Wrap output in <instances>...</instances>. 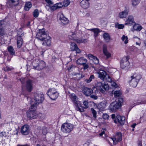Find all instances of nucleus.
Wrapping results in <instances>:
<instances>
[{"instance_id": "nucleus-26", "label": "nucleus", "mask_w": 146, "mask_h": 146, "mask_svg": "<svg viewBox=\"0 0 146 146\" xmlns=\"http://www.w3.org/2000/svg\"><path fill=\"white\" fill-rule=\"evenodd\" d=\"M107 81L111 83V86L114 88H116L118 86L117 84L115 82L112 81L111 78L110 76H108V78L107 79Z\"/></svg>"}, {"instance_id": "nucleus-17", "label": "nucleus", "mask_w": 146, "mask_h": 146, "mask_svg": "<svg viewBox=\"0 0 146 146\" xmlns=\"http://www.w3.org/2000/svg\"><path fill=\"white\" fill-rule=\"evenodd\" d=\"M129 9L128 7H125L124 10L119 13V16L120 18H125L127 16L129 12Z\"/></svg>"}, {"instance_id": "nucleus-44", "label": "nucleus", "mask_w": 146, "mask_h": 146, "mask_svg": "<svg viewBox=\"0 0 146 146\" xmlns=\"http://www.w3.org/2000/svg\"><path fill=\"white\" fill-rule=\"evenodd\" d=\"M55 6L58 8H60L63 6L62 5V3H59L55 4Z\"/></svg>"}, {"instance_id": "nucleus-46", "label": "nucleus", "mask_w": 146, "mask_h": 146, "mask_svg": "<svg viewBox=\"0 0 146 146\" xmlns=\"http://www.w3.org/2000/svg\"><path fill=\"white\" fill-rule=\"evenodd\" d=\"M103 104H104V103H100V104H99L98 106V108L100 110H102L104 109V107H101V106Z\"/></svg>"}, {"instance_id": "nucleus-49", "label": "nucleus", "mask_w": 146, "mask_h": 146, "mask_svg": "<svg viewBox=\"0 0 146 146\" xmlns=\"http://www.w3.org/2000/svg\"><path fill=\"white\" fill-rule=\"evenodd\" d=\"M88 56L89 58L91 60H92L95 56H94L92 54H90L88 55Z\"/></svg>"}, {"instance_id": "nucleus-55", "label": "nucleus", "mask_w": 146, "mask_h": 146, "mask_svg": "<svg viewBox=\"0 0 146 146\" xmlns=\"http://www.w3.org/2000/svg\"><path fill=\"white\" fill-rule=\"evenodd\" d=\"M90 97L94 100H96L98 98V97L94 95H90Z\"/></svg>"}, {"instance_id": "nucleus-53", "label": "nucleus", "mask_w": 146, "mask_h": 146, "mask_svg": "<svg viewBox=\"0 0 146 146\" xmlns=\"http://www.w3.org/2000/svg\"><path fill=\"white\" fill-rule=\"evenodd\" d=\"M123 102V99L122 98H119L118 99V102H117L120 103V107L121 106V104Z\"/></svg>"}, {"instance_id": "nucleus-43", "label": "nucleus", "mask_w": 146, "mask_h": 146, "mask_svg": "<svg viewBox=\"0 0 146 146\" xmlns=\"http://www.w3.org/2000/svg\"><path fill=\"white\" fill-rule=\"evenodd\" d=\"M83 103L84 106H85V107H84V108H88V102L87 100H84L83 101Z\"/></svg>"}, {"instance_id": "nucleus-10", "label": "nucleus", "mask_w": 146, "mask_h": 146, "mask_svg": "<svg viewBox=\"0 0 146 146\" xmlns=\"http://www.w3.org/2000/svg\"><path fill=\"white\" fill-rule=\"evenodd\" d=\"M110 139L113 141L114 144H116L118 142L122 140V134L120 132H117L114 137L110 138Z\"/></svg>"}, {"instance_id": "nucleus-32", "label": "nucleus", "mask_w": 146, "mask_h": 146, "mask_svg": "<svg viewBox=\"0 0 146 146\" xmlns=\"http://www.w3.org/2000/svg\"><path fill=\"white\" fill-rule=\"evenodd\" d=\"M95 78V76L93 74L91 75L88 79H86L85 80V81L87 83H89L91 82L93 79Z\"/></svg>"}, {"instance_id": "nucleus-5", "label": "nucleus", "mask_w": 146, "mask_h": 146, "mask_svg": "<svg viewBox=\"0 0 146 146\" xmlns=\"http://www.w3.org/2000/svg\"><path fill=\"white\" fill-rule=\"evenodd\" d=\"M35 98L34 100L35 102L32 101L31 103L34 104V105H36V107L40 103L42 102L44 100V95L42 93H36L34 94Z\"/></svg>"}, {"instance_id": "nucleus-12", "label": "nucleus", "mask_w": 146, "mask_h": 146, "mask_svg": "<svg viewBox=\"0 0 146 146\" xmlns=\"http://www.w3.org/2000/svg\"><path fill=\"white\" fill-rule=\"evenodd\" d=\"M129 59V57L128 56L123 58L120 63L121 67V68L124 69L129 65V63L128 61Z\"/></svg>"}, {"instance_id": "nucleus-30", "label": "nucleus", "mask_w": 146, "mask_h": 146, "mask_svg": "<svg viewBox=\"0 0 146 146\" xmlns=\"http://www.w3.org/2000/svg\"><path fill=\"white\" fill-rule=\"evenodd\" d=\"M90 30L93 32L94 33V36L95 37H97L99 33L100 32L99 29L98 28L92 29H90Z\"/></svg>"}, {"instance_id": "nucleus-24", "label": "nucleus", "mask_w": 146, "mask_h": 146, "mask_svg": "<svg viewBox=\"0 0 146 146\" xmlns=\"http://www.w3.org/2000/svg\"><path fill=\"white\" fill-rule=\"evenodd\" d=\"M87 60L84 57L80 58L76 61V63L79 65L83 64L87 62Z\"/></svg>"}, {"instance_id": "nucleus-9", "label": "nucleus", "mask_w": 146, "mask_h": 146, "mask_svg": "<svg viewBox=\"0 0 146 146\" xmlns=\"http://www.w3.org/2000/svg\"><path fill=\"white\" fill-rule=\"evenodd\" d=\"M96 86L100 91L103 94H105L106 91L109 89V86L108 84L105 82H97Z\"/></svg>"}, {"instance_id": "nucleus-63", "label": "nucleus", "mask_w": 146, "mask_h": 146, "mask_svg": "<svg viewBox=\"0 0 146 146\" xmlns=\"http://www.w3.org/2000/svg\"><path fill=\"white\" fill-rule=\"evenodd\" d=\"M138 146H142L141 143V142H139L138 144Z\"/></svg>"}, {"instance_id": "nucleus-41", "label": "nucleus", "mask_w": 146, "mask_h": 146, "mask_svg": "<svg viewBox=\"0 0 146 146\" xmlns=\"http://www.w3.org/2000/svg\"><path fill=\"white\" fill-rule=\"evenodd\" d=\"M38 15L39 12L38 10L37 9L35 10L33 13L34 17L35 18H36L38 16Z\"/></svg>"}, {"instance_id": "nucleus-36", "label": "nucleus", "mask_w": 146, "mask_h": 146, "mask_svg": "<svg viewBox=\"0 0 146 146\" xmlns=\"http://www.w3.org/2000/svg\"><path fill=\"white\" fill-rule=\"evenodd\" d=\"M62 3L63 6L67 7L69 5L70 2L68 0H64Z\"/></svg>"}, {"instance_id": "nucleus-16", "label": "nucleus", "mask_w": 146, "mask_h": 146, "mask_svg": "<svg viewBox=\"0 0 146 146\" xmlns=\"http://www.w3.org/2000/svg\"><path fill=\"white\" fill-rule=\"evenodd\" d=\"M33 83L32 80L29 79L26 82L25 87L26 90L29 92H31L33 88Z\"/></svg>"}, {"instance_id": "nucleus-51", "label": "nucleus", "mask_w": 146, "mask_h": 146, "mask_svg": "<svg viewBox=\"0 0 146 146\" xmlns=\"http://www.w3.org/2000/svg\"><path fill=\"white\" fill-rule=\"evenodd\" d=\"M12 69L8 66H6L4 68V70L5 71H8L11 70Z\"/></svg>"}, {"instance_id": "nucleus-40", "label": "nucleus", "mask_w": 146, "mask_h": 146, "mask_svg": "<svg viewBox=\"0 0 146 146\" xmlns=\"http://www.w3.org/2000/svg\"><path fill=\"white\" fill-rule=\"evenodd\" d=\"M124 27V25L123 24H119L118 23H115V27L118 29H123Z\"/></svg>"}, {"instance_id": "nucleus-18", "label": "nucleus", "mask_w": 146, "mask_h": 146, "mask_svg": "<svg viewBox=\"0 0 146 146\" xmlns=\"http://www.w3.org/2000/svg\"><path fill=\"white\" fill-rule=\"evenodd\" d=\"M58 17H59V19L62 25H66L68 23V19L65 17L62 13L58 14Z\"/></svg>"}, {"instance_id": "nucleus-4", "label": "nucleus", "mask_w": 146, "mask_h": 146, "mask_svg": "<svg viewBox=\"0 0 146 146\" xmlns=\"http://www.w3.org/2000/svg\"><path fill=\"white\" fill-rule=\"evenodd\" d=\"M32 64L33 68L37 70L42 69L45 66V63L44 61L38 59L34 60Z\"/></svg>"}, {"instance_id": "nucleus-50", "label": "nucleus", "mask_w": 146, "mask_h": 146, "mask_svg": "<svg viewBox=\"0 0 146 146\" xmlns=\"http://www.w3.org/2000/svg\"><path fill=\"white\" fill-rule=\"evenodd\" d=\"M103 117L104 119H108L109 117V115L107 113H104L103 115Z\"/></svg>"}, {"instance_id": "nucleus-59", "label": "nucleus", "mask_w": 146, "mask_h": 146, "mask_svg": "<svg viewBox=\"0 0 146 146\" xmlns=\"http://www.w3.org/2000/svg\"><path fill=\"white\" fill-rule=\"evenodd\" d=\"M2 30L1 29V36H3L4 35V33L3 31V32H2Z\"/></svg>"}, {"instance_id": "nucleus-34", "label": "nucleus", "mask_w": 146, "mask_h": 146, "mask_svg": "<svg viewBox=\"0 0 146 146\" xmlns=\"http://www.w3.org/2000/svg\"><path fill=\"white\" fill-rule=\"evenodd\" d=\"M133 28L135 30L137 31H140L141 30L142 27L139 25L136 24L133 26Z\"/></svg>"}, {"instance_id": "nucleus-3", "label": "nucleus", "mask_w": 146, "mask_h": 146, "mask_svg": "<svg viewBox=\"0 0 146 146\" xmlns=\"http://www.w3.org/2000/svg\"><path fill=\"white\" fill-rule=\"evenodd\" d=\"M131 80L129 81L130 85L133 87H135L141 78V75L137 73H135L131 76Z\"/></svg>"}, {"instance_id": "nucleus-31", "label": "nucleus", "mask_w": 146, "mask_h": 146, "mask_svg": "<svg viewBox=\"0 0 146 146\" xmlns=\"http://www.w3.org/2000/svg\"><path fill=\"white\" fill-rule=\"evenodd\" d=\"M55 93H58L56 90L54 88H52L49 90L47 91L46 94L48 96L50 94H55Z\"/></svg>"}, {"instance_id": "nucleus-33", "label": "nucleus", "mask_w": 146, "mask_h": 146, "mask_svg": "<svg viewBox=\"0 0 146 146\" xmlns=\"http://www.w3.org/2000/svg\"><path fill=\"white\" fill-rule=\"evenodd\" d=\"M50 98L53 100H55L58 96V93H55V94H50L48 96Z\"/></svg>"}, {"instance_id": "nucleus-39", "label": "nucleus", "mask_w": 146, "mask_h": 146, "mask_svg": "<svg viewBox=\"0 0 146 146\" xmlns=\"http://www.w3.org/2000/svg\"><path fill=\"white\" fill-rule=\"evenodd\" d=\"M121 39L123 41H124L125 44H127L128 42L127 37V36H125L124 35H123L121 38Z\"/></svg>"}, {"instance_id": "nucleus-1", "label": "nucleus", "mask_w": 146, "mask_h": 146, "mask_svg": "<svg viewBox=\"0 0 146 146\" xmlns=\"http://www.w3.org/2000/svg\"><path fill=\"white\" fill-rule=\"evenodd\" d=\"M31 106L27 112V117L30 119H36L38 117L40 119H42L41 117L42 115L41 114L37 115L36 110V106L34 105V104L33 103H31Z\"/></svg>"}, {"instance_id": "nucleus-15", "label": "nucleus", "mask_w": 146, "mask_h": 146, "mask_svg": "<svg viewBox=\"0 0 146 146\" xmlns=\"http://www.w3.org/2000/svg\"><path fill=\"white\" fill-rule=\"evenodd\" d=\"M29 126L28 125H25L21 129L20 132L23 135H27L29 133Z\"/></svg>"}, {"instance_id": "nucleus-27", "label": "nucleus", "mask_w": 146, "mask_h": 146, "mask_svg": "<svg viewBox=\"0 0 146 146\" xmlns=\"http://www.w3.org/2000/svg\"><path fill=\"white\" fill-rule=\"evenodd\" d=\"M32 5L31 3L30 2H26L25 4L24 7L25 10L26 11H28L32 7Z\"/></svg>"}, {"instance_id": "nucleus-64", "label": "nucleus", "mask_w": 146, "mask_h": 146, "mask_svg": "<svg viewBox=\"0 0 146 146\" xmlns=\"http://www.w3.org/2000/svg\"><path fill=\"white\" fill-rule=\"evenodd\" d=\"M18 146H29L28 145H18Z\"/></svg>"}, {"instance_id": "nucleus-62", "label": "nucleus", "mask_w": 146, "mask_h": 146, "mask_svg": "<svg viewBox=\"0 0 146 146\" xmlns=\"http://www.w3.org/2000/svg\"><path fill=\"white\" fill-rule=\"evenodd\" d=\"M136 124L135 123H134L132 125H131V126L132 127H133V128L135 127V126L136 125Z\"/></svg>"}, {"instance_id": "nucleus-56", "label": "nucleus", "mask_w": 146, "mask_h": 146, "mask_svg": "<svg viewBox=\"0 0 146 146\" xmlns=\"http://www.w3.org/2000/svg\"><path fill=\"white\" fill-rule=\"evenodd\" d=\"M56 6H55V4L53 6H52L51 7V9H52L53 10H55L58 9L57 7Z\"/></svg>"}, {"instance_id": "nucleus-57", "label": "nucleus", "mask_w": 146, "mask_h": 146, "mask_svg": "<svg viewBox=\"0 0 146 146\" xmlns=\"http://www.w3.org/2000/svg\"><path fill=\"white\" fill-rule=\"evenodd\" d=\"M18 131L17 129H15V131H14V133H13V134L14 135H16L17 136L18 135Z\"/></svg>"}, {"instance_id": "nucleus-45", "label": "nucleus", "mask_w": 146, "mask_h": 146, "mask_svg": "<svg viewBox=\"0 0 146 146\" xmlns=\"http://www.w3.org/2000/svg\"><path fill=\"white\" fill-rule=\"evenodd\" d=\"M92 60L93 62L96 64H98L99 63L98 59L96 56L95 57H94V59Z\"/></svg>"}, {"instance_id": "nucleus-8", "label": "nucleus", "mask_w": 146, "mask_h": 146, "mask_svg": "<svg viewBox=\"0 0 146 146\" xmlns=\"http://www.w3.org/2000/svg\"><path fill=\"white\" fill-rule=\"evenodd\" d=\"M70 39L75 41L78 44L86 43L87 42V39L83 38H79L77 37L74 33H72V34L69 35Z\"/></svg>"}, {"instance_id": "nucleus-7", "label": "nucleus", "mask_w": 146, "mask_h": 146, "mask_svg": "<svg viewBox=\"0 0 146 146\" xmlns=\"http://www.w3.org/2000/svg\"><path fill=\"white\" fill-rule=\"evenodd\" d=\"M73 125L69 123H65L62 125L61 129L64 133H68L70 132L73 130Z\"/></svg>"}, {"instance_id": "nucleus-23", "label": "nucleus", "mask_w": 146, "mask_h": 146, "mask_svg": "<svg viewBox=\"0 0 146 146\" xmlns=\"http://www.w3.org/2000/svg\"><path fill=\"white\" fill-rule=\"evenodd\" d=\"M84 94L86 96H90L93 92V90L91 88H86L84 89Z\"/></svg>"}, {"instance_id": "nucleus-20", "label": "nucleus", "mask_w": 146, "mask_h": 146, "mask_svg": "<svg viewBox=\"0 0 146 146\" xmlns=\"http://www.w3.org/2000/svg\"><path fill=\"white\" fill-rule=\"evenodd\" d=\"M89 0H82L80 2L81 6L83 8L87 9L89 7Z\"/></svg>"}, {"instance_id": "nucleus-48", "label": "nucleus", "mask_w": 146, "mask_h": 146, "mask_svg": "<svg viewBox=\"0 0 146 146\" xmlns=\"http://www.w3.org/2000/svg\"><path fill=\"white\" fill-rule=\"evenodd\" d=\"M46 2L49 6L53 4V2L51 0H45Z\"/></svg>"}, {"instance_id": "nucleus-47", "label": "nucleus", "mask_w": 146, "mask_h": 146, "mask_svg": "<svg viewBox=\"0 0 146 146\" xmlns=\"http://www.w3.org/2000/svg\"><path fill=\"white\" fill-rule=\"evenodd\" d=\"M47 132L46 128L44 127L42 129V133L44 134L45 135L47 133Z\"/></svg>"}, {"instance_id": "nucleus-22", "label": "nucleus", "mask_w": 146, "mask_h": 146, "mask_svg": "<svg viewBox=\"0 0 146 146\" xmlns=\"http://www.w3.org/2000/svg\"><path fill=\"white\" fill-rule=\"evenodd\" d=\"M19 0H9L8 4L10 7L16 6L19 4Z\"/></svg>"}, {"instance_id": "nucleus-28", "label": "nucleus", "mask_w": 146, "mask_h": 146, "mask_svg": "<svg viewBox=\"0 0 146 146\" xmlns=\"http://www.w3.org/2000/svg\"><path fill=\"white\" fill-rule=\"evenodd\" d=\"M7 50L11 55H15V51L12 46H9L7 47Z\"/></svg>"}, {"instance_id": "nucleus-11", "label": "nucleus", "mask_w": 146, "mask_h": 146, "mask_svg": "<svg viewBox=\"0 0 146 146\" xmlns=\"http://www.w3.org/2000/svg\"><path fill=\"white\" fill-rule=\"evenodd\" d=\"M120 104L115 101L111 103L110 106V109L112 112H115L120 107Z\"/></svg>"}, {"instance_id": "nucleus-19", "label": "nucleus", "mask_w": 146, "mask_h": 146, "mask_svg": "<svg viewBox=\"0 0 146 146\" xmlns=\"http://www.w3.org/2000/svg\"><path fill=\"white\" fill-rule=\"evenodd\" d=\"M70 49L72 51H76L77 53H79L80 52V51L78 48L77 45L74 42L71 43Z\"/></svg>"}, {"instance_id": "nucleus-6", "label": "nucleus", "mask_w": 146, "mask_h": 146, "mask_svg": "<svg viewBox=\"0 0 146 146\" xmlns=\"http://www.w3.org/2000/svg\"><path fill=\"white\" fill-rule=\"evenodd\" d=\"M111 118L114 119L115 123H119L121 125L124 124L125 122V117L123 116H121L119 115H115V114L111 115Z\"/></svg>"}, {"instance_id": "nucleus-14", "label": "nucleus", "mask_w": 146, "mask_h": 146, "mask_svg": "<svg viewBox=\"0 0 146 146\" xmlns=\"http://www.w3.org/2000/svg\"><path fill=\"white\" fill-rule=\"evenodd\" d=\"M98 77L103 81L105 80L107 81L108 76H110L104 70H100L98 72Z\"/></svg>"}, {"instance_id": "nucleus-60", "label": "nucleus", "mask_w": 146, "mask_h": 146, "mask_svg": "<svg viewBox=\"0 0 146 146\" xmlns=\"http://www.w3.org/2000/svg\"><path fill=\"white\" fill-rule=\"evenodd\" d=\"M145 102H144V101H142L141 102H140V103H139V102H138V103H137L136 104V105H138V104H144Z\"/></svg>"}, {"instance_id": "nucleus-13", "label": "nucleus", "mask_w": 146, "mask_h": 146, "mask_svg": "<svg viewBox=\"0 0 146 146\" xmlns=\"http://www.w3.org/2000/svg\"><path fill=\"white\" fill-rule=\"evenodd\" d=\"M24 35L23 33L22 32H19L17 33V47L20 48L23 44V40L22 37Z\"/></svg>"}, {"instance_id": "nucleus-54", "label": "nucleus", "mask_w": 146, "mask_h": 146, "mask_svg": "<svg viewBox=\"0 0 146 146\" xmlns=\"http://www.w3.org/2000/svg\"><path fill=\"white\" fill-rule=\"evenodd\" d=\"M76 109L77 110L81 112H82L83 111V109H81L78 106H76Z\"/></svg>"}, {"instance_id": "nucleus-38", "label": "nucleus", "mask_w": 146, "mask_h": 146, "mask_svg": "<svg viewBox=\"0 0 146 146\" xmlns=\"http://www.w3.org/2000/svg\"><path fill=\"white\" fill-rule=\"evenodd\" d=\"M114 96L115 97H119L121 95V92L119 91H115L113 92Z\"/></svg>"}, {"instance_id": "nucleus-21", "label": "nucleus", "mask_w": 146, "mask_h": 146, "mask_svg": "<svg viewBox=\"0 0 146 146\" xmlns=\"http://www.w3.org/2000/svg\"><path fill=\"white\" fill-rule=\"evenodd\" d=\"M133 16L130 15L129 16L128 19L127 20L125 23V25H133Z\"/></svg>"}, {"instance_id": "nucleus-42", "label": "nucleus", "mask_w": 146, "mask_h": 146, "mask_svg": "<svg viewBox=\"0 0 146 146\" xmlns=\"http://www.w3.org/2000/svg\"><path fill=\"white\" fill-rule=\"evenodd\" d=\"M71 97L72 100L75 103H76V96L74 95V94H72L71 96Z\"/></svg>"}, {"instance_id": "nucleus-52", "label": "nucleus", "mask_w": 146, "mask_h": 146, "mask_svg": "<svg viewBox=\"0 0 146 146\" xmlns=\"http://www.w3.org/2000/svg\"><path fill=\"white\" fill-rule=\"evenodd\" d=\"M82 65L84 66V69H87L89 67L88 65V64H86V63H84Z\"/></svg>"}, {"instance_id": "nucleus-58", "label": "nucleus", "mask_w": 146, "mask_h": 146, "mask_svg": "<svg viewBox=\"0 0 146 146\" xmlns=\"http://www.w3.org/2000/svg\"><path fill=\"white\" fill-rule=\"evenodd\" d=\"M24 79V78H21L20 79V80L21 82V84H24V81H23V80Z\"/></svg>"}, {"instance_id": "nucleus-61", "label": "nucleus", "mask_w": 146, "mask_h": 146, "mask_svg": "<svg viewBox=\"0 0 146 146\" xmlns=\"http://www.w3.org/2000/svg\"><path fill=\"white\" fill-rule=\"evenodd\" d=\"M104 131H102L99 134V135L100 136H102L103 134H104Z\"/></svg>"}, {"instance_id": "nucleus-37", "label": "nucleus", "mask_w": 146, "mask_h": 146, "mask_svg": "<svg viewBox=\"0 0 146 146\" xmlns=\"http://www.w3.org/2000/svg\"><path fill=\"white\" fill-rule=\"evenodd\" d=\"M91 113L93 114V117L95 119H96L97 117L96 114H97V112L96 111L94 110V109L93 108H91Z\"/></svg>"}, {"instance_id": "nucleus-2", "label": "nucleus", "mask_w": 146, "mask_h": 146, "mask_svg": "<svg viewBox=\"0 0 146 146\" xmlns=\"http://www.w3.org/2000/svg\"><path fill=\"white\" fill-rule=\"evenodd\" d=\"M36 38L42 41H44L42 44L44 45L50 46L51 44L50 37L45 34L44 31H41L37 33L36 35Z\"/></svg>"}, {"instance_id": "nucleus-35", "label": "nucleus", "mask_w": 146, "mask_h": 146, "mask_svg": "<svg viewBox=\"0 0 146 146\" xmlns=\"http://www.w3.org/2000/svg\"><path fill=\"white\" fill-rule=\"evenodd\" d=\"M141 0H133L132 5L133 6L135 7L137 5L140 3Z\"/></svg>"}, {"instance_id": "nucleus-25", "label": "nucleus", "mask_w": 146, "mask_h": 146, "mask_svg": "<svg viewBox=\"0 0 146 146\" xmlns=\"http://www.w3.org/2000/svg\"><path fill=\"white\" fill-rule=\"evenodd\" d=\"M103 52L106 56L107 58H109L111 56V54L107 50V47L106 46H104L103 47Z\"/></svg>"}, {"instance_id": "nucleus-29", "label": "nucleus", "mask_w": 146, "mask_h": 146, "mask_svg": "<svg viewBox=\"0 0 146 146\" xmlns=\"http://www.w3.org/2000/svg\"><path fill=\"white\" fill-rule=\"evenodd\" d=\"M103 37L106 42H109L110 40V37L108 33H105L103 35Z\"/></svg>"}]
</instances>
